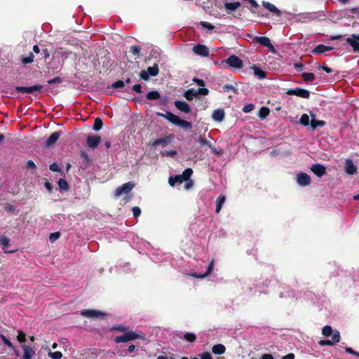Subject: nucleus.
Instances as JSON below:
<instances>
[{
  "label": "nucleus",
  "mask_w": 359,
  "mask_h": 359,
  "mask_svg": "<svg viewBox=\"0 0 359 359\" xmlns=\"http://www.w3.org/2000/svg\"><path fill=\"white\" fill-rule=\"evenodd\" d=\"M184 338L189 342H194L196 339V336L194 333L187 332L184 334Z\"/></svg>",
  "instance_id": "obj_41"
},
{
  "label": "nucleus",
  "mask_w": 359,
  "mask_h": 359,
  "mask_svg": "<svg viewBox=\"0 0 359 359\" xmlns=\"http://www.w3.org/2000/svg\"><path fill=\"white\" fill-rule=\"evenodd\" d=\"M254 41L262 45L264 47H267L270 49H273V46L271 44L270 39L266 36H255Z\"/></svg>",
  "instance_id": "obj_16"
},
{
  "label": "nucleus",
  "mask_w": 359,
  "mask_h": 359,
  "mask_svg": "<svg viewBox=\"0 0 359 359\" xmlns=\"http://www.w3.org/2000/svg\"><path fill=\"white\" fill-rule=\"evenodd\" d=\"M26 168L28 170H35L36 166L32 161L29 160L26 163Z\"/></svg>",
  "instance_id": "obj_57"
},
{
  "label": "nucleus",
  "mask_w": 359,
  "mask_h": 359,
  "mask_svg": "<svg viewBox=\"0 0 359 359\" xmlns=\"http://www.w3.org/2000/svg\"><path fill=\"white\" fill-rule=\"evenodd\" d=\"M197 91L194 88H190L184 93V97L189 101H191L197 97Z\"/></svg>",
  "instance_id": "obj_24"
},
{
  "label": "nucleus",
  "mask_w": 359,
  "mask_h": 359,
  "mask_svg": "<svg viewBox=\"0 0 359 359\" xmlns=\"http://www.w3.org/2000/svg\"><path fill=\"white\" fill-rule=\"evenodd\" d=\"M197 95H206L209 93V90L206 88H200L197 90Z\"/></svg>",
  "instance_id": "obj_60"
},
{
  "label": "nucleus",
  "mask_w": 359,
  "mask_h": 359,
  "mask_svg": "<svg viewBox=\"0 0 359 359\" xmlns=\"http://www.w3.org/2000/svg\"><path fill=\"white\" fill-rule=\"evenodd\" d=\"M297 182L302 187H306L311 184V177L305 172H300L297 175Z\"/></svg>",
  "instance_id": "obj_8"
},
{
  "label": "nucleus",
  "mask_w": 359,
  "mask_h": 359,
  "mask_svg": "<svg viewBox=\"0 0 359 359\" xmlns=\"http://www.w3.org/2000/svg\"><path fill=\"white\" fill-rule=\"evenodd\" d=\"M311 170L318 177H321L326 172V168L319 163L313 164L311 167Z\"/></svg>",
  "instance_id": "obj_13"
},
{
  "label": "nucleus",
  "mask_w": 359,
  "mask_h": 359,
  "mask_svg": "<svg viewBox=\"0 0 359 359\" xmlns=\"http://www.w3.org/2000/svg\"><path fill=\"white\" fill-rule=\"evenodd\" d=\"M301 76L303 80L306 82H312L315 79V75L313 73L304 72Z\"/></svg>",
  "instance_id": "obj_34"
},
{
  "label": "nucleus",
  "mask_w": 359,
  "mask_h": 359,
  "mask_svg": "<svg viewBox=\"0 0 359 359\" xmlns=\"http://www.w3.org/2000/svg\"><path fill=\"white\" fill-rule=\"evenodd\" d=\"M270 110L266 107H262L259 111L258 116L260 118L264 119L268 116Z\"/></svg>",
  "instance_id": "obj_33"
},
{
  "label": "nucleus",
  "mask_w": 359,
  "mask_h": 359,
  "mask_svg": "<svg viewBox=\"0 0 359 359\" xmlns=\"http://www.w3.org/2000/svg\"><path fill=\"white\" fill-rule=\"evenodd\" d=\"M141 48L137 46H133L130 47V52L135 56H139L140 53Z\"/></svg>",
  "instance_id": "obj_48"
},
{
  "label": "nucleus",
  "mask_w": 359,
  "mask_h": 359,
  "mask_svg": "<svg viewBox=\"0 0 359 359\" xmlns=\"http://www.w3.org/2000/svg\"><path fill=\"white\" fill-rule=\"evenodd\" d=\"M201 359H212V356L210 353L204 352L200 355Z\"/></svg>",
  "instance_id": "obj_64"
},
{
  "label": "nucleus",
  "mask_w": 359,
  "mask_h": 359,
  "mask_svg": "<svg viewBox=\"0 0 359 359\" xmlns=\"http://www.w3.org/2000/svg\"><path fill=\"white\" fill-rule=\"evenodd\" d=\"M48 355L52 359H61L62 358V353L60 351H49Z\"/></svg>",
  "instance_id": "obj_42"
},
{
  "label": "nucleus",
  "mask_w": 359,
  "mask_h": 359,
  "mask_svg": "<svg viewBox=\"0 0 359 359\" xmlns=\"http://www.w3.org/2000/svg\"><path fill=\"white\" fill-rule=\"evenodd\" d=\"M47 82L48 84L60 83L62 82V80L60 77L57 76L48 80Z\"/></svg>",
  "instance_id": "obj_58"
},
{
  "label": "nucleus",
  "mask_w": 359,
  "mask_h": 359,
  "mask_svg": "<svg viewBox=\"0 0 359 359\" xmlns=\"http://www.w3.org/2000/svg\"><path fill=\"white\" fill-rule=\"evenodd\" d=\"M251 69H253L254 74L259 79H262L266 77V72L261 69L259 67L254 65L251 67Z\"/></svg>",
  "instance_id": "obj_27"
},
{
  "label": "nucleus",
  "mask_w": 359,
  "mask_h": 359,
  "mask_svg": "<svg viewBox=\"0 0 359 359\" xmlns=\"http://www.w3.org/2000/svg\"><path fill=\"white\" fill-rule=\"evenodd\" d=\"M332 49L333 48L331 46H327L323 44H320L315 47V48L312 50V53L315 54H320L327 51L332 50Z\"/></svg>",
  "instance_id": "obj_22"
},
{
  "label": "nucleus",
  "mask_w": 359,
  "mask_h": 359,
  "mask_svg": "<svg viewBox=\"0 0 359 359\" xmlns=\"http://www.w3.org/2000/svg\"><path fill=\"white\" fill-rule=\"evenodd\" d=\"M34 350L29 346H24V359H31Z\"/></svg>",
  "instance_id": "obj_35"
},
{
  "label": "nucleus",
  "mask_w": 359,
  "mask_h": 359,
  "mask_svg": "<svg viewBox=\"0 0 359 359\" xmlns=\"http://www.w3.org/2000/svg\"><path fill=\"white\" fill-rule=\"evenodd\" d=\"M81 315L86 318H104L106 313L101 311L86 309L81 311Z\"/></svg>",
  "instance_id": "obj_7"
},
{
  "label": "nucleus",
  "mask_w": 359,
  "mask_h": 359,
  "mask_svg": "<svg viewBox=\"0 0 359 359\" xmlns=\"http://www.w3.org/2000/svg\"><path fill=\"white\" fill-rule=\"evenodd\" d=\"M139 75L140 79L144 81H148L149 79L150 75L149 74L147 71L142 70L140 72Z\"/></svg>",
  "instance_id": "obj_50"
},
{
  "label": "nucleus",
  "mask_w": 359,
  "mask_h": 359,
  "mask_svg": "<svg viewBox=\"0 0 359 359\" xmlns=\"http://www.w3.org/2000/svg\"><path fill=\"white\" fill-rule=\"evenodd\" d=\"M346 41L348 43L353 50V53H359V34H351L349 37L346 39Z\"/></svg>",
  "instance_id": "obj_6"
},
{
  "label": "nucleus",
  "mask_w": 359,
  "mask_h": 359,
  "mask_svg": "<svg viewBox=\"0 0 359 359\" xmlns=\"http://www.w3.org/2000/svg\"><path fill=\"white\" fill-rule=\"evenodd\" d=\"M57 184L61 190L68 191L69 189L68 182L62 178L59 179Z\"/></svg>",
  "instance_id": "obj_36"
},
{
  "label": "nucleus",
  "mask_w": 359,
  "mask_h": 359,
  "mask_svg": "<svg viewBox=\"0 0 359 359\" xmlns=\"http://www.w3.org/2000/svg\"><path fill=\"white\" fill-rule=\"evenodd\" d=\"M192 50L196 55L203 57H208L209 55V50L205 45L197 44L193 47Z\"/></svg>",
  "instance_id": "obj_10"
},
{
  "label": "nucleus",
  "mask_w": 359,
  "mask_h": 359,
  "mask_svg": "<svg viewBox=\"0 0 359 359\" xmlns=\"http://www.w3.org/2000/svg\"><path fill=\"white\" fill-rule=\"evenodd\" d=\"M212 119L216 122H222L225 118V111L222 108H219L213 111L212 114Z\"/></svg>",
  "instance_id": "obj_15"
},
{
  "label": "nucleus",
  "mask_w": 359,
  "mask_h": 359,
  "mask_svg": "<svg viewBox=\"0 0 359 359\" xmlns=\"http://www.w3.org/2000/svg\"><path fill=\"white\" fill-rule=\"evenodd\" d=\"M146 97L149 100H156L161 98V95L158 91L152 90L147 93Z\"/></svg>",
  "instance_id": "obj_29"
},
{
  "label": "nucleus",
  "mask_w": 359,
  "mask_h": 359,
  "mask_svg": "<svg viewBox=\"0 0 359 359\" xmlns=\"http://www.w3.org/2000/svg\"><path fill=\"white\" fill-rule=\"evenodd\" d=\"M156 114L157 116L166 118L171 123L176 126L180 127L184 130H190L193 127L191 122L180 118L178 116L172 114L170 111H166L165 114L158 111L156 113Z\"/></svg>",
  "instance_id": "obj_1"
},
{
  "label": "nucleus",
  "mask_w": 359,
  "mask_h": 359,
  "mask_svg": "<svg viewBox=\"0 0 359 359\" xmlns=\"http://www.w3.org/2000/svg\"><path fill=\"white\" fill-rule=\"evenodd\" d=\"M198 142L201 146H207L209 148H211V143L208 140H206L205 137H203L202 136H201L198 138Z\"/></svg>",
  "instance_id": "obj_47"
},
{
  "label": "nucleus",
  "mask_w": 359,
  "mask_h": 359,
  "mask_svg": "<svg viewBox=\"0 0 359 359\" xmlns=\"http://www.w3.org/2000/svg\"><path fill=\"white\" fill-rule=\"evenodd\" d=\"M133 215L135 217H137L141 214V210L139 207H133L132 209Z\"/></svg>",
  "instance_id": "obj_59"
},
{
  "label": "nucleus",
  "mask_w": 359,
  "mask_h": 359,
  "mask_svg": "<svg viewBox=\"0 0 359 359\" xmlns=\"http://www.w3.org/2000/svg\"><path fill=\"white\" fill-rule=\"evenodd\" d=\"M62 134V132L60 131H55L53 133L50 137L46 140L45 142V146L46 147H52L55 145V144L57 142V140L60 137Z\"/></svg>",
  "instance_id": "obj_11"
},
{
  "label": "nucleus",
  "mask_w": 359,
  "mask_h": 359,
  "mask_svg": "<svg viewBox=\"0 0 359 359\" xmlns=\"http://www.w3.org/2000/svg\"><path fill=\"white\" fill-rule=\"evenodd\" d=\"M212 351L216 355H222L225 353L226 347L222 344H218L212 346Z\"/></svg>",
  "instance_id": "obj_25"
},
{
  "label": "nucleus",
  "mask_w": 359,
  "mask_h": 359,
  "mask_svg": "<svg viewBox=\"0 0 359 359\" xmlns=\"http://www.w3.org/2000/svg\"><path fill=\"white\" fill-rule=\"evenodd\" d=\"M241 3L239 1L234 2H226L224 4V8L230 11H235L241 6Z\"/></svg>",
  "instance_id": "obj_26"
},
{
  "label": "nucleus",
  "mask_w": 359,
  "mask_h": 359,
  "mask_svg": "<svg viewBox=\"0 0 359 359\" xmlns=\"http://www.w3.org/2000/svg\"><path fill=\"white\" fill-rule=\"evenodd\" d=\"M173 137L174 136L172 135H170L162 138L156 139L153 142L152 145L154 147L161 145L163 147H165L168 144L171 142Z\"/></svg>",
  "instance_id": "obj_12"
},
{
  "label": "nucleus",
  "mask_w": 359,
  "mask_h": 359,
  "mask_svg": "<svg viewBox=\"0 0 359 359\" xmlns=\"http://www.w3.org/2000/svg\"><path fill=\"white\" fill-rule=\"evenodd\" d=\"M254 107H255V105L253 104H252V103H250V104H245L243 107V111L245 113H249V112H250L251 111L253 110Z\"/></svg>",
  "instance_id": "obj_53"
},
{
  "label": "nucleus",
  "mask_w": 359,
  "mask_h": 359,
  "mask_svg": "<svg viewBox=\"0 0 359 359\" xmlns=\"http://www.w3.org/2000/svg\"><path fill=\"white\" fill-rule=\"evenodd\" d=\"M42 57H39V59H45L46 60L47 58L49 57L50 56V53H49V51L48 50L47 48H45L43 50V52L42 53L40 54Z\"/></svg>",
  "instance_id": "obj_63"
},
{
  "label": "nucleus",
  "mask_w": 359,
  "mask_h": 359,
  "mask_svg": "<svg viewBox=\"0 0 359 359\" xmlns=\"http://www.w3.org/2000/svg\"><path fill=\"white\" fill-rule=\"evenodd\" d=\"M262 6L268 11L276 15V16L280 17L281 11L278 8H276L273 4H271L270 2L263 1Z\"/></svg>",
  "instance_id": "obj_19"
},
{
  "label": "nucleus",
  "mask_w": 359,
  "mask_h": 359,
  "mask_svg": "<svg viewBox=\"0 0 359 359\" xmlns=\"http://www.w3.org/2000/svg\"><path fill=\"white\" fill-rule=\"evenodd\" d=\"M226 201L225 196H219L216 201V212L219 213L222 209L223 204Z\"/></svg>",
  "instance_id": "obj_28"
},
{
  "label": "nucleus",
  "mask_w": 359,
  "mask_h": 359,
  "mask_svg": "<svg viewBox=\"0 0 359 359\" xmlns=\"http://www.w3.org/2000/svg\"><path fill=\"white\" fill-rule=\"evenodd\" d=\"M134 187L135 184L132 182L125 183L116 189L114 195L116 197H119L123 194H128Z\"/></svg>",
  "instance_id": "obj_5"
},
{
  "label": "nucleus",
  "mask_w": 359,
  "mask_h": 359,
  "mask_svg": "<svg viewBox=\"0 0 359 359\" xmlns=\"http://www.w3.org/2000/svg\"><path fill=\"white\" fill-rule=\"evenodd\" d=\"M101 137L99 135H88L87 144L91 149H95L99 145Z\"/></svg>",
  "instance_id": "obj_14"
},
{
  "label": "nucleus",
  "mask_w": 359,
  "mask_h": 359,
  "mask_svg": "<svg viewBox=\"0 0 359 359\" xmlns=\"http://www.w3.org/2000/svg\"><path fill=\"white\" fill-rule=\"evenodd\" d=\"M60 235L61 234L59 231L50 233V237H49L50 241L53 243L54 241H55L57 239H58L60 238Z\"/></svg>",
  "instance_id": "obj_52"
},
{
  "label": "nucleus",
  "mask_w": 359,
  "mask_h": 359,
  "mask_svg": "<svg viewBox=\"0 0 359 359\" xmlns=\"http://www.w3.org/2000/svg\"><path fill=\"white\" fill-rule=\"evenodd\" d=\"M43 86L36 84L32 86H24V93L32 94L37 96L42 93Z\"/></svg>",
  "instance_id": "obj_9"
},
{
  "label": "nucleus",
  "mask_w": 359,
  "mask_h": 359,
  "mask_svg": "<svg viewBox=\"0 0 359 359\" xmlns=\"http://www.w3.org/2000/svg\"><path fill=\"white\" fill-rule=\"evenodd\" d=\"M299 123L304 126H308L310 123L309 116L306 114H304L299 119Z\"/></svg>",
  "instance_id": "obj_40"
},
{
  "label": "nucleus",
  "mask_w": 359,
  "mask_h": 359,
  "mask_svg": "<svg viewBox=\"0 0 359 359\" xmlns=\"http://www.w3.org/2000/svg\"><path fill=\"white\" fill-rule=\"evenodd\" d=\"M320 346H332L333 342L330 339H322L318 342Z\"/></svg>",
  "instance_id": "obj_56"
},
{
  "label": "nucleus",
  "mask_w": 359,
  "mask_h": 359,
  "mask_svg": "<svg viewBox=\"0 0 359 359\" xmlns=\"http://www.w3.org/2000/svg\"><path fill=\"white\" fill-rule=\"evenodd\" d=\"M177 152L176 150H165L163 152H161V155L163 156H170V157H175L177 155Z\"/></svg>",
  "instance_id": "obj_43"
},
{
  "label": "nucleus",
  "mask_w": 359,
  "mask_h": 359,
  "mask_svg": "<svg viewBox=\"0 0 359 359\" xmlns=\"http://www.w3.org/2000/svg\"><path fill=\"white\" fill-rule=\"evenodd\" d=\"M182 182H184V180H182L181 175H177L173 177H170L168 180L169 184L171 187L175 186L176 183H182Z\"/></svg>",
  "instance_id": "obj_30"
},
{
  "label": "nucleus",
  "mask_w": 359,
  "mask_h": 359,
  "mask_svg": "<svg viewBox=\"0 0 359 359\" xmlns=\"http://www.w3.org/2000/svg\"><path fill=\"white\" fill-rule=\"evenodd\" d=\"M311 127L312 130H315L317 127H323L325 126V121H317L315 119L316 115L313 114H311Z\"/></svg>",
  "instance_id": "obj_23"
},
{
  "label": "nucleus",
  "mask_w": 359,
  "mask_h": 359,
  "mask_svg": "<svg viewBox=\"0 0 359 359\" xmlns=\"http://www.w3.org/2000/svg\"><path fill=\"white\" fill-rule=\"evenodd\" d=\"M357 167L353 164L351 159H346L345 162V171L348 175H354L357 173Z\"/></svg>",
  "instance_id": "obj_18"
},
{
  "label": "nucleus",
  "mask_w": 359,
  "mask_h": 359,
  "mask_svg": "<svg viewBox=\"0 0 359 359\" xmlns=\"http://www.w3.org/2000/svg\"><path fill=\"white\" fill-rule=\"evenodd\" d=\"M294 67L297 72H300L304 69V65L302 62H295L294 63Z\"/></svg>",
  "instance_id": "obj_55"
},
{
  "label": "nucleus",
  "mask_w": 359,
  "mask_h": 359,
  "mask_svg": "<svg viewBox=\"0 0 359 359\" xmlns=\"http://www.w3.org/2000/svg\"><path fill=\"white\" fill-rule=\"evenodd\" d=\"M0 245L3 246V249L5 253H11L15 252L14 250H8L10 245V239L4 236H0Z\"/></svg>",
  "instance_id": "obj_20"
},
{
  "label": "nucleus",
  "mask_w": 359,
  "mask_h": 359,
  "mask_svg": "<svg viewBox=\"0 0 359 359\" xmlns=\"http://www.w3.org/2000/svg\"><path fill=\"white\" fill-rule=\"evenodd\" d=\"M174 104L178 110L184 113H189L191 110L190 106L184 101L176 100Z\"/></svg>",
  "instance_id": "obj_17"
},
{
  "label": "nucleus",
  "mask_w": 359,
  "mask_h": 359,
  "mask_svg": "<svg viewBox=\"0 0 359 359\" xmlns=\"http://www.w3.org/2000/svg\"><path fill=\"white\" fill-rule=\"evenodd\" d=\"M193 174V170L191 168H186L182 174L181 175L182 176V178L184 181L187 182V181H189V180H190V177L191 176V175Z\"/></svg>",
  "instance_id": "obj_32"
},
{
  "label": "nucleus",
  "mask_w": 359,
  "mask_h": 359,
  "mask_svg": "<svg viewBox=\"0 0 359 359\" xmlns=\"http://www.w3.org/2000/svg\"><path fill=\"white\" fill-rule=\"evenodd\" d=\"M49 168L53 172H62V170L60 168L58 164L56 162L53 163L51 165H50Z\"/></svg>",
  "instance_id": "obj_51"
},
{
  "label": "nucleus",
  "mask_w": 359,
  "mask_h": 359,
  "mask_svg": "<svg viewBox=\"0 0 359 359\" xmlns=\"http://www.w3.org/2000/svg\"><path fill=\"white\" fill-rule=\"evenodd\" d=\"M213 267H214V260L212 259L208 266V269H207V271L203 273V274H197L196 273H192L191 276H194V277H196V278H204L205 277H207L208 276H209L212 270H213Z\"/></svg>",
  "instance_id": "obj_21"
},
{
  "label": "nucleus",
  "mask_w": 359,
  "mask_h": 359,
  "mask_svg": "<svg viewBox=\"0 0 359 359\" xmlns=\"http://www.w3.org/2000/svg\"><path fill=\"white\" fill-rule=\"evenodd\" d=\"M193 81L196 83L199 86L203 87L205 86V81L203 79L194 77L193 79Z\"/></svg>",
  "instance_id": "obj_62"
},
{
  "label": "nucleus",
  "mask_w": 359,
  "mask_h": 359,
  "mask_svg": "<svg viewBox=\"0 0 359 359\" xmlns=\"http://www.w3.org/2000/svg\"><path fill=\"white\" fill-rule=\"evenodd\" d=\"M334 331L332 330V328L331 326L330 325H325L323 327V330H322V334L325 336V337H330L332 332Z\"/></svg>",
  "instance_id": "obj_39"
},
{
  "label": "nucleus",
  "mask_w": 359,
  "mask_h": 359,
  "mask_svg": "<svg viewBox=\"0 0 359 359\" xmlns=\"http://www.w3.org/2000/svg\"><path fill=\"white\" fill-rule=\"evenodd\" d=\"M102 126H103V122H102V119L100 118L97 117L95 119L94 124H93V130L95 131H98L102 128Z\"/></svg>",
  "instance_id": "obj_37"
},
{
  "label": "nucleus",
  "mask_w": 359,
  "mask_h": 359,
  "mask_svg": "<svg viewBox=\"0 0 359 359\" xmlns=\"http://www.w3.org/2000/svg\"><path fill=\"white\" fill-rule=\"evenodd\" d=\"M34 58L33 53H29L28 56L24 57V65L32 63L34 61Z\"/></svg>",
  "instance_id": "obj_49"
},
{
  "label": "nucleus",
  "mask_w": 359,
  "mask_h": 359,
  "mask_svg": "<svg viewBox=\"0 0 359 359\" xmlns=\"http://www.w3.org/2000/svg\"><path fill=\"white\" fill-rule=\"evenodd\" d=\"M125 86V83L121 81L118 80L111 84V88L114 89H118V88H123Z\"/></svg>",
  "instance_id": "obj_44"
},
{
  "label": "nucleus",
  "mask_w": 359,
  "mask_h": 359,
  "mask_svg": "<svg viewBox=\"0 0 359 359\" xmlns=\"http://www.w3.org/2000/svg\"><path fill=\"white\" fill-rule=\"evenodd\" d=\"M224 91L229 92L233 91V93H237V88L231 84H225L222 87Z\"/></svg>",
  "instance_id": "obj_45"
},
{
  "label": "nucleus",
  "mask_w": 359,
  "mask_h": 359,
  "mask_svg": "<svg viewBox=\"0 0 359 359\" xmlns=\"http://www.w3.org/2000/svg\"><path fill=\"white\" fill-rule=\"evenodd\" d=\"M222 63H226L229 67L236 69H241L243 66L242 60L235 55H230L227 59L222 60Z\"/></svg>",
  "instance_id": "obj_3"
},
{
  "label": "nucleus",
  "mask_w": 359,
  "mask_h": 359,
  "mask_svg": "<svg viewBox=\"0 0 359 359\" xmlns=\"http://www.w3.org/2000/svg\"><path fill=\"white\" fill-rule=\"evenodd\" d=\"M151 76H156L158 74L159 68L157 64H154L151 67H149L147 70Z\"/></svg>",
  "instance_id": "obj_31"
},
{
  "label": "nucleus",
  "mask_w": 359,
  "mask_h": 359,
  "mask_svg": "<svg viewBox=\"0 0 359 359\" xmlns=\"http://www.w3.org/2000/svg\"><path fill=\"white\" fill-rule=\"evenodd\" d=\"M144 339V336L133 331H126L121 336L115 337L114 341L115 343H126L135 339Z\"/></svg>",
  "instance_id": "obj_2"
},
{
  "label": "nucleus",
  "mask_w": 359,
  "mask_h": 359,
  "mask_svg": "<svg viewBox=\"0 0 359 359\" xmlns=\"http://www.w3.org/2000/svg\"><path fill=\"white\" fill-rule=\"evenodd\" d=\"M110 330H116L121 332H125L128 330V327L123 325H114L111 328Z\"/></svg>",
  "instance_id": "obj_38"
},
{
  "label": "nucleus",
  "mask_w": 359,
  "mask_h": 359,
  "mask_svg": "<svg viewBox=\"0 0 359 359\" xmlns=\"http://www.w3.org/2000/svg\"><path fill=\"white\" fill-rule=\"evenodd\" d=\"M132 90L138 94H140L142 93V86H141V84H139V83L134 85L132 87Z\"/></svg>",
  "instance_id": "obj_61"
},
{
  "label": "nucleus",
  "mask_w": 359,
  "mask_h": 359,
  "mask_svg": "<svg viewBox=\"0 0 359 359\" xmlns=\"http://www.w3.org/2000/svg\"><path fill=\"white\" fill-rule=\"evenodd\" d=\"M286 94L288 95H296L305 99H308L310 97V92L308 90L301 88L289 89L286 92Z\"/></svg>",
  "instance_id": "obj_4"
},
{
  "label": "nucleus",
  "mask_w": 359,
  "mask_h": 359,
  "mask_svg": "<svg viewBox=\"0 0 359 359\" xmlns=\"http://www.w3.org/2000/svg\"><path fill=\"white\" fill-rule=\"evenodd\" d=\"M332 342H339L340 341V333L339 331L335 330L332 332Z\"/></svg>",
  "instance_id": "obj_46"
},
{
  "label": "nucleus",
  "mask_w": 359,
  "mask_h": 359,
  "mask_svg": "<svg viewBox=\"0 0 359 359\" xmlns=\"http://www.w3.org/2000/svg\"><path fill=\"white\" fill-rule=\"evenodd\" d=\"M200 25L202 27L207 28L210 30H212L215 28L214 25H211L210 23L208 22L201 21L200 22Z\"/></svg>",
  "instance_id": "obj_54"
}]
</instances>
